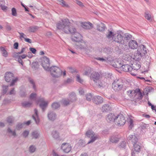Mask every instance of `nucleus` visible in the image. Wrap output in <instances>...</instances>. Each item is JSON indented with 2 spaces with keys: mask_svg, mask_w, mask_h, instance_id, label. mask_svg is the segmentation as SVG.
<instances>
[{
  "mask_svg": "<svg viewBox=\"0 0 156 156\" xmlns=\"http://www.w3.org/2000/svg\"><path fill=\"white\" fill-rule=\"evenodd\" d=\"M36 148L33 145L30 146L29 147V151L31 153L34 152Z\"/></svg>",
  "mask_w": 156,
  "mask_h": 156,
  "instance_id": "nucleus-46",
  "label": "nucleus"
},
{
  "mask_svg": "<svg viewBox=\"0 0 156 156\" xmlns=\"http://www.w3.org/2000/svg\"><path fill=\"white\" fill-rule=\"evenodd\" d=\"M129 48L131 49H135L137 48L138 44L137 42L135 40H131L128 43Z\"/></svg>",
  "mask_w": 156,
  "mask_h": 156,
  "instance_id": "nucleus-13",
  "label": "nucleus"
},
{
  "mask_svg": "<svg viewBox=\"0 0 156 156\" xmlns=\"http://www.w3.org/2000/svg\"><path fill=\"white\" fill-rule=\"evenodd\" d=\"M59 4L63 7L69 8V5L64 0H57Z\"/></svg>",
  "mask_w": 156,
  "mask_h": 156,
  "instance_id": "nucleus-20",
  "label": "nucleus"
},
{
  "mask_svg": "<svg viewBox=\"0 0 156 156\" xmlns=\"http://www.w3.org/2000/svg\"><path fill=\"white\" fill-rule=\"evenodd\" d=\"M91 72L90 69H87V70H84L83 74V75L89 76Z\"/></svg>",
  "mask_w": 156,
  "mask_h": 156,
  "instance_id": "nucleus-40",
  "label": "nucleus"
},
{
  "mask_svg": "<svg viewBox=\"0 0 156 156\" xmlns=\"http://www.w3.org/2000/svg\"><path fill=\"white\" fill-rule=\"evenodd\" d=\"M126 142L122 141L119 144V147H120L124 148L126 146Z\"/></svg>",
  "mask_w": 156,
  "mask_h": 156,
  "instance_id": "nucleus-56",
  "label": "nucleus"
},
{
  "mask_svg": "<svg viewBox=\"0 0 156 156\" xmlns=\"http://www.w3.org/2000/svg\"><path fill=\"white\" fill-rule=\"evenodd\" d=\"M142 57L138 54V53H135L133 55H132V58L136 60H140Z\"/></svg>",
  "mask_w": 156,
  "mask_h": 156,
  "instance_id": "nucleus-25",
  "label": "nucleus"
},
{
  "mask_svg": "<svg viewBox=\"0 0 156 156\" xmlns=\"http://www.w3.org/2000/svg\"><path fill=\"white\" fill-rule=\"evenodd\" d=\"M29 49L30 51H31L34 54H35L36 52V49L34 48H29Z\"/></svg>",
  "mask_w": 156,
  "mask_h": 156,
  "instance_id": "nucleus-60",
  "label": "nucleus"
},
{
  "mask_svg": "<svg viewBox=\"0 0 156 156\" xmlns=\"http://www.w3.org/2000/svg\"><path fill=\"white\" fill-rule=\"evenodd\" d=\"M120 138V137L118 135H112L110 136L109 140L112 143H117L119 141Z\"/></svg>",
  "mask_w": 156,
  "mask_h": 156,
  "instance_id": "nucleus-12",
  "label": "nucleus"
},
{
  "mask_svg": "<svg viewBox=\"0 0 156 156\" xmlns=\"http://www.w3.org/2000/svg\"><path fill=\"white\" fill-rule=\"evenodd\" d=\"M32 118L35 121L36 123L38 125L39 122L40 120L38 116V111L36 109H34V115L32 116Z\"/></svg>",
  "mask_w": 156,
  "mask_h": 156,
  "instance_id": "nucleus-18",
  "label": "nucleus"
},
{
  "mask_svg": "<svg viewBox=\"0 0 156 156\" xmlns=\"http://www.w3.org/2000/svg\"><path fill=\"white\" fill-rule=\"evenodd\" d=\"M11 102L10 100H9L8 99H5L3 101V104H6L10 103Z\"/></svg>",
  "mask_w": 156,
  "mask_h": 156,
  "instance_id": "nucleus-58",
  "label": "nucleus"
},
{
  "mask_svg": "<svg viewBox=\"0 0 156 156\" xmlns=\"http://www.w3.org/2000/svg\"><path fill=\"white\" fill-rule=\"evenodd\" d=\"M29 132L28 131L25 130L22 133V135L24 137H27L29 134Z\"/></svg>",
  "mask_w": 156,
  "mask_h": 156,
  "instance_id": "nucleus-50",
  "label": "nucleus"
},
{
  "mask_svg": "<svg viewBox=\"0 0 156 156\" xmlns=\"http://www.w3.org/2000/svg\"><path fill=\"white\" fill-rule=\"evenodd\" d=\"M123 37L121 34H115L114 38H113V40L118 43H121L123 40Z\"/></svg>",
  "mask_w": 156,
  "mask_h": 156,
  "instance_id": "nucleus-14",
  "label": "nucleus"
},
{
  "mask_svg": "<svg viewBox=\"0 0 156 156\" xmlns=\"http://www.w3.org/2000/svg\"><path fill=\"white\" fill-rule=\"evenodd\" d=\"M96 27L97 30L98 31H103L105 30L106 27L105 24L102 23H101L97 24Z\"/></svg>",
  "mask_w": 156,
  "mask_h": 156,
  "instance_id": "nucleus-19",
  "label": "nucleus"
},
{
  "mask_svg": "<svg viewBox=\"0 0 156 156\" xmlns=\"http://www.w3.org/2000/svg\"><path fill=\"white\" fill-rule=\"evenodd\" d=\"M48 117L49 120L53 121L56 119V115L53 112L50 111L48 114Z\"/></svg>",
  "mask_w": 156,
  "mask_h": 156,
  "instance_id": "nucleus-17",
  "label": "nucleus"
},
{
  "mask_svg": "<svg viewBox=\"0 0 156 156\" xmlns=\"http://www.w3.org/2000/svg\"><path fill=\"white\" fill-rule=\"evenodd\" d=\"M36 102H40L41 103H43L44 102V98L40 97L38 98L37 100H36Z\"/></svg>",
  "mask_w": 156,
  "mask_h": 156,
  "instance_id": "nucleus-48",
  "label": "nucleus"
},
{
  "mask_svg": "<svg viewBox=\"0 0 156 156\" xmlns=\"http://www.w3.org/2000/svg\"><path fill=\"white\" fill-rule=\"evenodd\" d=\"M28 80L30 83L32 85L33 88L35 90V89L36 87L35 83L34 80L30 77L28 78Z\"/></svg>",
  "mask_w": 156,
  "mask_h": 156,
  "instance_id": "nucleus-37",
  "label": "nucleus"
},
{
  "mask_svg": "<svg viewBox=\"0 0 156 156\" xmlns=\"http://www.w3.org/2000/svg\"><path fill=\"white\" fill-rule=\"evenodd\" d=\"M57 28L66 34L70 33L73 34L72 39L76 42L81 41L82 36L76 32V29L73 26L68 19H64L57 22L56 24Z\"/></svg>",
  "mask_w": 156,
  "mask_h": 156,
  "instance_id": "nucleus-1",
  "label": "nucleus"
},
{
  "mask_svg": "<svg viewBox=\"0 0 156 156\" xmlns=\"http://www.w3.org/2000/svg\"><path fill=\"white\" fill-rule=\"evenodd\" d=\"M145 17L148 20L151 21L152 20L151 15L149 13L146 12Z\"/></svg>",
  "mask_w": 156,
  "mask_h": 156,
  "instance_id": "nucleus-38",
  "label": "nucleus"
},
{
  "mask_svg": "<svg viewBox=\"0 0 156 156\" xmlns=\"http://www.w3.org/2000/svg\"><path fill=\"white\" fill-rule=\"evenodd\" d=\"M0 49L3 56L5 57H7L8 55V53L5 48L1 47L0 48Z\"/></svg>",
  "mask_w": 156,
  "mask_h": 156,
  "instance_id": "nucleus-27",
  "label": "nucleus"
},
{
  "mask_svg": "<svg viewBox=\"0 0 156 156\" xmlns=\"http://www.w3.org/2000/svg\"><path fill=\"white\" fill-rule=\"evenodd\" d=\"M7 132L10 134L11 135L14 136L16 135V133L15 131H12L10 128H8L7 129Z\"/></svg>",
  "mask_w": 156,
  "mask_h": 156,
  "instance_id": "nucleus-41",
  "label": "nucleus"
},
{
  "mask_svg": "<svg viewBox=\"0 0 156 156\" xmlns=\"http://www.w3.org/2000/svg\"><path fill=\"white\" fill-rule=\"evenodd\" d=\"M12 14L13 16H17L16 10L15 8H12L11 9Z\"/></svg>",
  "mask_w": 156,
  "mask_h": 156,
  "instance_id": "nucleus-43",
  "label": "nucleus"
},
{
  "mask_svg": "<svg viewBox=\"0 0 156 156\" xmlns=\"http://www.w3.org/2000/svg\"><path fill=\"white\" fill-rule=\"evenodd\" d=\"M7 121L9 123H12V122L13 121V119L12 118L9 117L7 118Z\"/></svg>",
  "mask_w": 156,
  "mask_h": 156,
  "instance_id": "nucleus-54",
  "label": "nucleus"
},
{
  "mask_svg": "<svg viewBox=\"0 0 156 156\" xmlns=\"http://www.w3.org/2000/svg\"><path fill=\"white\" fill-rule=\"evenodd\" d=\"M131 35L130 34L128 33H126L125 34L124 39L126 40H129L131 37Z\"/></svg>",
  "mask_w": 156,
  "mask_h": 156,
  "instance_id": "nucleus-45",
  "label": "nucleus"
},
{
  "mask_svg": "<svg viewBox=\"0 0 156 156\" xmlns=\"http://www.w3.org/2000/svg\"><path fill=\"white\" fill-rule=\"evenodd\" d=\"M133 144L134 149L135 151L136 152H140V146L136 143H135V144Z\"/></svg>",
  "mask_w": 156,
  "mask_h": 156,
  "instance_id": "nucleus-34",
  "label": "nucleus"
},
{
  "mask_svg": "<svg viewBox=\"0 0 156 156\" xmlns=\"http://www.w3.org/2000/svg\"><path fill=\"white\" fill-rule=\"evenodd\" d=\"M18 79L16 77L14 79H12L11 84H10V86H11L14 85L15 83L18 80Z\"/></svg>",
  "mask_w": 156,
  "mask_h": 156,
  "instance_id": "nucleus-47",
  "label": "nucleus"
},
{
  "mask_svg": "<svg viewBox=\"0 0 156 156\" xmlns=\"http://www.w3.org/2000/svg\"><path fill=\"white\" fill-rule=\"evenodd\" d=\"M115 34L114 33L111 31H108V32L106 35V37L108 39L112 38L113 40V38H114Z\"/></svg>",
  "mask_w": 156,
  "mask_h": 156,
  "instance_id": "nucleus-24",
  "label": "nucleus"
},
{
  "mask_svg": "<svg viewBox=\"0 0 156 156\" xmlns=\"http://www.w3.org/2000/svg\"><path fill=\"white\" fill-rule=\"evenodd\" d=\"M48 104V102L45 101L44 102L41 103L40 104V106L42 109V110L43 111H44L45 108L47 106Z\"/></svg>",
  "mask_w": 156,
  "mask_h": 156,
  "instance_id": "nucleus-26",
  "label": "nucleus"
},
{
  "mask_svg": "<svg viewBox=\"0 0 156 156\" xmlns=\"http://www.w3.org/2000/svg\"><path fill=\"white\" fill-rule=\"evenodd\" d=\"M37 94L35 93H32L30 95V99H33L36 98Z\"/></svg>",
  "mask_w": 156,
  "mask_h": 156,
  "instance_id": "nucleus-52",
  "label": "nucleus"
},
{
  "mask_svg": "<svg viewBox=\"0 0 156 156\" xmlns=\"http://www.w3.org/2000/svg\"><path fill=\"white\" fill-rule=\"evenodd\" d=\"M46 71L49 72L53 77L57 78L62 74V72L60 69L58 71L57 69H45Z\"/></svg>",
  "mask_w": 156,
  "mask_h": 156,
  "instance_id": "nucleus-4",
  "label": "nucleus"
},
{
  "mask_svg": "<svg viewBox=\"0 0 156 156\" xmlns=\"http://www.w3.org/2000/svg\"><path fill=\"white\" fill-rule=\"evenodd\" d=\"M115 122L119 126L123 125L126 122V120L124 115L122 114L117 115L116 118Z\"/></svg>",
  "mask_w": 156,
  "mask_h": 156,
  "instance_id": "nucleus-5",
  "label": "nucleus"
},
{
  "mask_svg": "<svg viewBox=\"0 0 156 156\" xmlns=\"http://www.w3.org/2000/svg\"><path fill=\"white\" fill-rule=\"evenodd\" d=\"M41 65L44 68H49L50 66L49 58L46 56H44L41 58Z\"/></svg>",
  "mask_w": 156,
  "mask_h": 156,
  "instance_id": "nucleus-7",
  "label": "nucleus"
},
{
  "mask_svg": "<svg viewBox=\"0 0 156 156\" xmlns=\"http://www.w3.org/2000/svg\"><path fill=\"white\" fill-rule=\"evenodd\" d=\"M76 3L80 6L83 7L84 6L83 3L80 1L76 0Z\"/></svg>",
  "mask_w": 156,
  "mask_h": 156,
  "instance_id": "nucleus-57",
  "label": "nucleus"
},
{
  "mask_svg": "<svg viewBox=\"0 0 156 156\" xmlns=\"http://www.w3.org/2000/svg\"><path fill=\"white\" fill-rule=\"evenodd\" d=\"M86 135L87 137L90 139L87 144L92 143L99 138V136L96 134L92 130H88L86 132Z\"/></svg>",
  "mask_w": 156,
  "mask_h": 156,
  "instance_id": "nucleus-3",
  "label": "nucleus"
},
{
  "mask_svg": "<svg viewBox=\"0 0 156 156\" xmlns=\"http://www.w3.org/2000/svg\"><path fill=\"white\" fill-rule=\"evenodd\" d=\"M9 94H15V91L14 90V88H13L10 91Z\"/></svg>",
  "mask_w": 156,
  "mask_h": 156,
  "instance_id": "nucleus-61",
  "label": "nucleus"
},
{
  "mask_svg": "<svg viewBox=\"0 0 156 156\" xmlns=\"http://www.w3.org/2000/svg\"><path fill=\"white\" fill-rule=\"evenodd\" d=\"M23 124L22 123H18L16 126V128L17 129H20L23 127Z\"/></svg>",
  "mask_w": 156,
  "mask_h": 156,
  "instance_id": "nucleus-59",
  "label": "nucleus"
},
{
  "mask_svg": "<svg viewBox=\"0 0 156 156\" xmlns=\"http://www.w3.org/2000/svg\"><path fill=\"white\" fill-rule=\"evenodd\" d=\"M76 80L78 82H79L81 83H83V80L80 77L79 75L77 74L76 75Z\"/></svg>",
  "mask_w": 156,
  "mask_h": 156,
  "instance_id": "nucleus-44",
  "label": "nucleus"
},
{
  "mask_svg": "<svg viewBox=\"0 0 156 156\" xmlns=\"http://www.w3.org/2000/svg\"><path fill=\"white\" fill-rule=\"evenodd\" d=\"M8 86H2V93L3 94H5L6 93L8 89Z\"/></svg>",
  "mask_w": 156,
  "mask_h": 156,
  "instance_id": "nucleus-39",
  "label": "nucleus"
},
{
  "mask_svg": "<svg viewBox=\"0 0 156 156\" xmlns=\"http://www.w3.org/2000/svg\"><path fill=\"white\" fill-rule=\"evenodd\" d=\"M62 102L63 104L65 106H67L70 104L71 103L70 101V100L69 99H63L62 100Z\"/></svg>",
  "mask_w": 156,
  "mask_h": 156,
  "instance_id": "nucleus-33",
  "label": "nucleus"
},
{
  "mask_svg": "<svg viewBox=\"0 0 156 156\" xmlns=\"http://www.w3.org/2000/svg\"><path fill=\"white\" fill-rule=\"evenodd\" d=\"M116 116L112 113H110L108 114L106 117V119L109 122H111L116 121Z\"/></svg>",
  "mask_w": 156,
  "mask_h": 156,
  "instance_id": "nucleus-11",
  "label": "nucleus"
},
{
  "mask_svg": "<svg viewBox=\"0 0 156 156\" xmlns=\"http://www.w3.org/2000/svg\"><path fill=\"white\" fill-rule=\"evenodd\" d=\"M95 83L99 87H103V84H102V83L100 81V80L98 81L97 83Z\"/></svg>",
  "mask_w": 156,
  "mask_h": 156,
  "instance_id": "nucleus-55",
  "label": "nucleus"
},
{
  "mask_svg": "<svg viewBox=\"0 0 156 156\" xmlns=\"http://www.w3.org/2000/svg\"><path fill=\"white\" fill-rule=\"evenodd\" d=\"M138 95H139V98H138L140 99H141L143 97V94L142 93L140 92H139V93L138 94Z\"/></svg>",
  "mask_w": 156,
  "mask_h": 156,
  "instance_id": "nucleus-63",
  "label": "nucleus"
},
{
  "mask_svg": "<svg viewBox=\"0 0 156 156\" xmlns=\"http://www.w3.org/2000/svg\"><path fill=\"white\" fill-rule=\"evenodd\" d=\"M39 136V133L36 131H34L32 133V138L36 139L38 138Z\"/></svg>",
  "mask_w": 156,
  "mask_h": 156,
  "instance_id": "nucleus-29",
  "label": "nucleus"
},
{
  "mask_svg": "<svg viewBox=\"0 0 156 156\" xmlns=\"http://www.w3.org/2000/svg\"><path fill=\"white\" fill-rule=\"evenodd\" d=\"M138 54L140 55V56L142 57L145 55L147 53V50L146 48L144 45L140 46L137 50Z\"/></svg>",
  "mask_w": 156,
  "mask_h": 156,
  "instance_id": "nucleus-8",
  "label": "nucleus"
},
{
  "mask_svg": "<svg viewBox=\"0 0 156 156\" xmlns=\"http://www.w3.org/2000/svg\"><path fill=\"white\" fill-rule=\"evenodd\" d=\"M60 106V105L58 102H54L51 105L52 108L54 109H56L59 108Z\"/></svg>",
  "mask_w": 156,
  "mask_h": 156,
  "instance_id": "nucleus-31",
  "label": "nucleus"
},
{
  "mask_svg": "<svg viewBox=\"0 0 156 156\" xmlns=\"http://www.w3.org/2000/svg\"><path fill=\"white\" fill-rule=\"evenodd\" d=\"M61 149L64 152L69 153L71 149V147L69 144L67 143H64L61 145Z\"/></svg>",
  "mask_w": 156,
  "mask_h": 156,
  "instance_id": "nucleus-9",
  "label": "nucleus"
},
{
  "mask_svg": "<svg viewBox=\"0 0 156 156\" xmlns=\"http://www.w3.org/2000/svg\"><path fill=\"white\" fill-rule=\"evenodd\" d=\"M37 29V27H29L28 31L30 32H34Z\"/></svg>",
  "mask_w": 156,
  "mask_h": 156,
  "instance_id": "nucleus-36",
  "label": "nucleus"
},
{
  "mask_svg": "<svg viewBox=\"0 0 156 156\" xmlns=\"http://www.w3.org/2000/svg\"><path fill=\"white\" fill-rule=\"evenodd\" d=\"M0 6L1 8V9L4 11H6L7 10L8 7L7 6H5V5H1Z\"/></svg>",
  "mask_w": 156,
  "mask_h": 156,
  "instance_id": "nucleus-53",
  "label": "nucleus"
},
{
  "mask_svg": "<svg viewBox=\"0 0 156 156\" xmlns=\"http://www.w3.org/2000/svg\"><path fill=\"white\" fill-rule=\"evenodd\" d=\"M69 99V100L70 102L71 103L76 101V99L75 94L73 92L70 94Z\"/></svg>",
  "mask_w": 156,
  "mask_h": 156,
  "instance_id": "nucleus-21",
  "label": "nucleus"
},
{
  "mask_svg": "<svg viewBox=\"0 0 156 156\" xmlns=\"http://www.w3.org/2000/svg\"><path fill=\"white\" fill-rule=\"evenodd\" d=\"M123 86V81L121 79H116L112 84V88L115 91H119L121 90Z\"/></svg>",
  "mask_w": 156,
  "mask_h": 156,
  "instance_id": "nucleus-2",
  "label": "nucleus"
},
{
  "mask_svg": "<svg viewBox=\"0 0 156 156\" xmlns=\"http://www.w3.org/2000/svg\"><path fill=\"white\" fill-rule=\"evenodd\" d=\"M138 69H130L129 73L130 74L134 76H136L137 74V71Z\"/></svg>",
  "mask_w": 156,
  "mask_h": 156,
  "instance_id": "nucleus-35",
  "label": "nucleus"
},
{
  "mask_svg": "<svg viewBox=\"0 0 156 156\" xmlns=\"http://www.w3.org/2000/svg\"><path fill=\"white\" fill-rule=\"evenodd\" d=\"M92 97V96L91 93L87 94L86 95V99L88 101H90Z\"/></svg>",
  "mask_w": 156,
  "mask_h": 156,
  "instance_id": "nucleus-42",
  "label": "nucleus"
},
{
  "mask_svg": "<svg viewBox=\"0 0 156 156\" xmlns=\"http://www.w3.org/2000/svg\"><path fill=\"white\" fill-rule=\"evenodd\" d=\"M92 101L94 103L98 105L103 102V99L102 97L100 96H95L93 98Z\"/></svg>",
  "mask_w": 156,
  "mask_h": 156,
  "instance_id": "nucleus-10",
  "label": "nucleus"
},
{
  "mask_svg": "<svg viewBox=\"0 0 156 156\" xmlns=\"http://www.w3.org/2000/svg\"><path fill=\"white\" fill-rule=\"evenodd\" d=\"M101 77L100 74L98 72H93L90 76V78L91 80L93 81L94 83H97Z\"/></svg>",
  "mask_w": 156,
  "mask_h": 156,
  "instance_id": "nucleus-6",
  "label": "nucleus"
},
{
  "mask_svg": "<svg viewBox=\"0 0 156 156\" xmlns=\"http://www.w3.org/2000/svg\"><path fill=\"white\" fill-rule=\"evenodd\" d=\"M20 34V38L22 40L23 39H25L26 38L25 37L26 35L23 33H19Z\"/></svg>",
  "mask_w": 156,
  "mask_h": 156,
  "instance_id": "nucleus-51",
  "label": "nucleus"
},
{
  "mask_svg": "<svg viewBox=\"0 0 156 156\" xmlns=\"http://www.w3.org/2000/svg\"><path fill=\"white\" fill-rule=\"evenodd\" d=\"M129 122V128L130 129H132L133 126V121L132 119H130Z\"/></svg>",
  "mask_w": 156,
  "mask_h": 156,
  "instance_id": "nucleus-49",
  "label": "nucleus"
},
{
  "mask_svg": "<svg viewBox=\"0 0 156 156\" xmlns=\"http://www.w3.org/2000/svg\"><path fill=\"white\" fill-rule=\"evenodd\" d=\"M18 43L17 42L14 43V48L15 49H17L18 47Z\"/></svg>",
  "mask_w": 156,
  "mask_h": 156,
  "instance_id": "nucleus-62",
  "label": "nucleus"
},
{
  "mask_svg": "<svg viewBox=\"0 0 156 156\" xmlns=\"http://www.w3.org/2000/svg\"><path fill=\"white\" fill-rule=\"evenodd\" d=\"M111 108L108 104H105L102 107V111L103 112H107L110 110Z\"/></svg>",
  "mask_w": 156,
  "mask_h": 156,
  "instance_id": "nucleus-23",
  "label": "nucleus"
},
{
  "mask_svg": "<svg viewBox=\"0 0 156 156\" xmlns=\"http://www.w3.org/2000/svg\"><path fill=\"white\" fill-rule=\"evenodd\" d=\"M81 26L83 28L89 29L93 27L92 24L90 22H81Z\"/></svg>",
  "mask_w": 156,
  "mask_h": 156,
  "instance_id": "nucleus-15",
  "label": "nucleus"
},
{
  "mask_svg": "<svg viewBox=\"0 0 156 156\" xmlns=\"http://www.w3.org/2000/svg\"><path fill=\"white\" fill-rule=\"evenodd\" d=\"M129 139L131 140L133 144L136 143L137 141V139L135 135H130L128 137Z\"/></svg>",
  "mask_w": 156,
  "mask_h": 156,
  "instance_id": "nucleus-22",
  "label": "nucleus"
},
{
  "mask_svg": "<svg viewBox=\"0 0 156 156\" xmlns=\"http://www.w3.org/2000/svg\"><path fill=\"white\" fill-rule=\"evenodd\" d=\"M32 104V103L28 101H26L22 103V106L25 108L29 107Z\"/></svg>",
  "mask_w": 156,
  "mask_h": 156,
  "instance_id": "nucleus-32",
  "label": "nucleus"
},
{
  "mask_svg": "<svg viewBox=\"0 0 156 156\" xmlns=\"http://www.w3.org/2000/svg\"><path fill=\"white\" fill-rule=\"evenodd\" d=\"M52 135L53 137L55 139H57L59 137V134L56 131H52Z\"/></svg>",
  "mask_w": 156,
  "mask_h": 156,
  "instance_id": "nucleus-30",
  "label": "nucleus"
},
{
  "mask_svg": "<svg viewBox=\"0 0 156 156\" xmlns=\"http://www.w3.org/2000/svg\"><path fill=\"white\" fill-rule=\"evenodd\" d=\"M73 80L72 78H68L64 81L63 83L64 84H69L73 83Z\"/></svg>",
  "mask_w": 156,
  "mask_h": 156,
  "instance_id": "nucleus-28",
  "label": "nucleus"
},
{
  "mask_svg": "<svg viewBox=\"0 0 156 156\" xmlns=\"http://www.w3.org/2000/svg\"><path fill=\"white\" fill-rule=\"evenodd\" d=\"M25 41L29 43H31V40L30 39L28 38H26L25 39Z\"/></svg>",
  "mask_w": 156,
  "mask_h": 156,
  "instance_id": "nucleus-64",
  "label": "nucleus"
},
{
  "mask_svg": "<svg viewBox=\"0 0 156 156\" xmlns=\"http://www.w3.org/2000/svg\"><path fill=\"white\" fill-rule=\"evenodd\" d=\"M13 76L14 75L12 73L10 72H7L5 76V80L7 82H9L13 79Z\"/></svg>",
  "mask_w": 156,
  "mask_h": 156,
  "instance_id": "nucleus-16",
  "label": "nucleus"
}]
</instances>
